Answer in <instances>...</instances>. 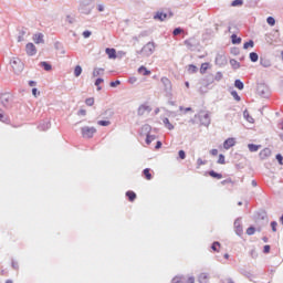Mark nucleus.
I'll use <instances>...</instances> for the list:
<instances>
[{"mask_svg":"<svg viewBox=\"0 0 283 283\" xmlns=\"http://www.w3.org/2000/svg\"><path fill=\"white\" fill-rule=\"evenodd\" d=\"M92 1L94 0H81L80 6L77 8L81 14H92V10H94V6H92Z\"/></svg>","mask_w":283,"mask_h":283,"instance_id":"obj_1","label":"nucleus"},{"mask_svg":"<svg viewBox=\"0 0 283 283\" xmlns=\"http://www.w3.org/2000/svg\"><path fill=\"white\" fill-rule=\"evenodd\" d=\"M195 118H198L200 125L203 127H209L211 125V116L208 112L200 111L198 114L195 115Z\"/></svg>","mask_w":283,"mask_h":283,"instance_id":"obj_2","label":"nucleus"},{"mask_svg":"<svg viewBox=\"0 0 283 283\" xmlns=\"http://www.w3.org/2000/svg\"><path fill=\"white\" fill-rule=\"evenodd\" d=\"M0 103L4 109H10L12 107V94L3 93L0 95Z\"/></svg>","mask_w":283,"mask_h":283,"instance_id":"obj_3","label":"nucleus"},{"mask_svg":"<svg viewBox=\"0 0 283 283\" xmlns=\"http://www.w3.org/2000/svg\"><path fill=\"white\" fill-rule=\"evenodd\" d=\"M156 51V44L154 42H148L146 45L143 46L138 54H143L144 56H151Z\"/></svg>","mask_w":283,"mask_h":283,"instance_id":"obj_4","label":"nucleus"},{"mask_svg":"<svg viewBox=\"0 0 283 283\" xmlns=\"http://www.w3.org/2000/svg\"><path fill=\"white\" fill-rule=\"evenodd\" d=\"M82 138H94L96 134V128L94 126H84L81 128Z\"/></svg>","mask_w":283,"mask_h":283,"instance_id":"obj_5","label":"nucleus"},{"mask_svg":"<svg viewBox=\"0 0 283 283\" xmlns=\"http://www.w3.org/2000/svg\"><path fill=\"white\" fill-rule=\"evenodd\" d=\"M10 63H11V67L15 72V74L23 72V62H21V60L13 59V60H11Z\"/></svg>","mask_w":283,"mask_h":283,"instance_id":"obj_6","label":"nucleus"},{"mask_svg":"<svg viewBox=\"0 0 283 283\" xmlns=\"http://www.w3.org/2000/svg\"><path fill=\"white\" fill-rule=\"evenodd\" d=\"M161 83H163V86H164V92H166V94L168 96H171V81L167 77H161Z\"/></svg>","mask_w":283,"mask_h":283,"instance_id":"obj_7","label":"nucleus"},{"mask_svg":"<svg viewBox=\"0 0 283 283\" xmlns=\"http://www.w3.org/2000/svg\"><path fill=\"white\" fill-rule=\"evenodd\" d=\"M234 231L239 237L244 233V230L242 229V218H237L234 220Z\"/></svg>","mask_w":283,"mask_h":283,"instance_id":"obj_8","label":"nucleus"},{"mask_svg":"<svg viewBox=\"0 0 283 283\" xmlns=\"http://www.w3.org/2000/svg\"><path fill=\"white\" fill-rule=\"evenodd\" d=\"M28 56H34L36 54V46L30 42L25 45Z\"/></svg>","mask_w":283,"mask_h":283,"instance_id":"obj_9","label":"nucleus"},{"mask_svg":"<svg viewBox=\"0 0 283 283\" xmlns=\"http://www.w3.org/2000/svg\"><path fill=\"white\" fill-rule=\"evenodd\" d=\"M184 43L188 48V50H193L198 46V41H196V38H190L188 40H185Z\"/></svg>","mask_w":283,"mask_h":283,"instance_id":"obj_10","label":"nucleus"},{"mask_svg":"<svg viewBox=\"0 0 283 283\" xmlns=\"http://www.w3.org/2000/svg\"><path fill=\"white\" fill-rule=\"evenodd\" d=\"M214 62H216V65H219V67H222L227 64V56H224L223 54H217Z\"/></svg>","mask_w":283,"mask_h":283,"instance_id":"obj_11","label":"nucleus"},{"mask_svg":"<svg viewBox=\"0 0 283 283\" xmlns=\"http://www.w3.org/2000/svg\"><path fill=\"white\" fill-rule=\"evenodd\" d=\"M146 112H151V108H149V106L145 105V104H142L138 109H137V114L138 116H145V113Z\"/></svg>","mask_w":283,"mask_h":283,"instance_id":"obj_12","label":"nucleus"},{"mask_svg":"<svg viewBox=\"0 0 283 283\" xmlns=\"http://www.w3.org/2000/svg\"><path fill=\"white\" fill-rule=\"evenodd\" d=\"M230 147H235V138L230 137L223 142V148L229 149Z\"/></svg>","mask_w":283,"mask_h":283,"instance_id":"obj_13","label":"nucleus"},{"mask_svg":"<svg viewBox=\"0 0 283 283\" xmlns=\"http://www.w3.org/2000/svg\"><path fill=\"white\" fill-rule=\"evenodd\" d=\"M50 127H52V124L50 122H42L39 124L38 129H40V132H48Z\"/></svg>","mask_w":283,"mask_h":283,"instance_id":"obj_14","label":"nucleus"},{"mask_svg":"<svg viewBox=\"0 0 283 283\" xmlns=\"http://www.w3.org/2000/svg\"><path fill=\"white\" fill-rule=\"evenodd\" d=\"M261 160H266V158L271 157V150L269 148H264L259 154Z\"/></svg>","mask_w":283,"mask_h":283,"instance_id":"obj_15","label":"nucleus"},{"mask_svg":"<svg viewBox=\"0 0 283 283\" xmlns=\"http://www.w3.org/2000/svg\"><path fill=\"white\" fill-rule=\"evenodd\" d=\"M43 33H35L33 35V41L34 43L39 44V43H45V40L43 39Z\"/></svg>","mask_w":283,"mask_h":283,"instance_id":"obj_16","label":"nucleus"},{"mask_svg":"<svg viewBox=\"0 0 283 283\" xmlns=\"http://www.w3.org/2000/svg\"><path fill=\"white\" fill-rule=\"evenodd\" d=\"M231 42L233 45H240L242 43V38L238 36L235 33L231 35Z\"/></svg>","mask_w":283,"mask_h":283,"instance_id":"obj_17","label":"nucleus"},{"mask_svg":"<svg viewBox=\"0 0 283 283\" xmlns=\"http://www.w3.org/2000/svg\"><path fill=\"white\" fill-rule=\"evenodd\" d=\"M105 52L108 55V59H116V49L106 48Z\"/></svg>","mask_w":283,"mask_h":283,"instance_id":"obj_18","label":"nucleus"},{"mask_svg":"<svg viewBox=\"0 0 283 283\" xmlns=\"http://www.w3.org/2000/svg\"><path fill=\"white\" fill-rule=\"evenodd\" d=\"M260 65H262V67H271V60L266 57H261Z\"/></svg>","mask_w":283,"mask_h":283,"instance_id":"obj_19","label":"nucleus"},{"mask_svg":"<svg viewBox=\"0 0 283 283\" xmlns=\"http://www.w3.org/2000/svg\"><path fill=\"white\" fill-rule=\"evenodd\" d=\"M138 74H142V76H149L151 74V71L147 70L145 66H140L138 69Z\"/></svg>","mask_w":283,"mask_h":283,"instance_id":"obj_20","label":"nucleus"},{"mask_svg":"<svg viewBox=\"0 0 283 283\" xmlns=\"http://www.w3.org/2000/svg\"><path fill=\"white\" fill-rule=\"evenodd\" d=\"M198 280L200 283H207L209 282V275L206 272L200 273Z\"/></svg>","mask_w":283,"mask_h":283,"instance_id":"obj_21","label":"nucleus"},{"mask_svg":"<svg viewBox=\"0 0 283 283\" xmlns=\"http://www.w3.org/2000/svg\"><path fill=\"white\" fill-rule=\"evenodd\" d=\"M163 123H164L166 129H169V132L174 130V124L169 123V118L165 117L163 119Z\"/></svg>","mask_w":283,"mask_h":283,"instance_id":"obj_22","label":"nucleus"},{"mask_svg":"<svg viewBox=\"0 0 283 283\" xmlns=\"http://www.w3.org/2000/svg\"><path fill=\"white\" fill-rule=\"evenodd\" d=\"M213 74H209L206 76V78L203 80V82H206V86L209 87V85L213 84Z\"/></svg>","mask_w":283,"mask_h":283,"instance_id":"obj_23","label":"nucleus"},{"mask_svg":"<svg viewBox=\"0 0 283 283\" xmlns=\"http://www.w3.org/2000/svg\"><path fill=\"white\" fill-rule=\"evenodd\" d=\"M154 19H157L158 21H165V19H167V13L157 12V13L154 15Z\"/></svg>","mask_w":283,"mask_h":283,"instance_id":"obj_24","label":"nucleus"},{"mask_svg":"<svg viewBox=\"0 0 283 283\" xmlns=\"http://www.w3.org/2000/svg\"><path fill=\"white\" fill-rule=\"evenodd\" d=\"M150 132H151V126L149 124H145L142 126V134H146L147 136L148 134H150Z\"/></svg>","mask_w":283,"mask_h":283,"instance_id":"obj_25","label":"nucleus"},{"mask_svg":"<svg viewBox=\"0 0 283 283\" xmlns=\"http://www.w3.org/2000/svg\"><path fill=\"white\" fill-rule=\"evenodd\" d=\"M126 197L128 198L129 202H134V200H136V192L128 190L126 192Z\"/></svg>","mask_w":283,"mask_h":283,"instance_id":"obj_26","label":"nucleus"},{"mask_svg":"<svg viewBox=\"0 0 283 283\" xmlns=\"http://www.w3.org/2000/svg\"><path fill=\"white\" fill-rule=\"evenodd\" d=\"M209 176H211V178H216L217 180H222V174L216 172L214 170H210Z\"/></svg>","mask_w":283,"mask_h":283,"instance_id":"obj_27","label":"nucleus"},{"mask_svg":"<svg viewBox=\"0 0 283 283\" xmlns=\"http://www.w3.org/2000/svg\"><path fill=\"white\" fill-rule=\"evenodd\" d=\"M259 59H260V55H258V53H255V52L250 53V61L252 63H258Z\"/></svg>","mask_w":283,"mask_h":283,"instance_id":"obj_28","label":"nucleus"},{"mask_svg":"<svg viewBox=\"0 0 283 283\" xmlns=\"http://www.w3.org/2000/svg\"><path fill=\"white\" fill-rule=\"evenodd\" d=\"M105 72V69H94L93 71V76L96 77V76H103Z\"/></svg>","mask_w":283,"mask_h":283,"instance_id":"obj_29","label":"nucleus"},{"mask_svg":"<svg viewBox=\"0 0 283 283\" xmlns=\"http://www.w3.org/2000/svg\"><path fill=\"white\" fill-rule=\"evenodd\" d=\"M154 140H156V135H146V145H151V143H154Z\"/></svg>","mask_w":283,"mask_h":283,"instance_id":"obj_30","label":"nucleus"},{"mask_svg":"<svg viewBox=\"0 0 283 283\" xmlns=\"http://www.w3.org/2000/svg\"><path fill=\"white\" fill-rule=\"evenodd\" d=\"M81 74H83V67H81V65H76L74 69V76L78 77Z\"/></svg>","mask_w":283,"mask_h":283,"instance_id":"obj_31","label":"nucleus"},{"mask_svg":"<svg viewBox=\"0 0 283 283\" xmlns=\"http://www.w3.org/2000/svg\"><path fill=\"white\" fill-rule=\"evenodd\" d=\"M40 65L45 70V72H50V70H52V64L48 62H41Z\"/></svg>","mask_w":283,"mask_h":283,"instance_id":"obj_32","label":"nucleus"},{"mask_svg":"<svg viewBox=\"0 0 283 283\" xmlns=\"http://www.w3.org/2000/svg\"><path fill=\"white\" fill-rule=\"evenodd\" d=\"M150 171L151 170L149 168H146V169L143 170V174H144L146 180H151V172Z\"/></svg>","mask_w":283,"mask_h":283,"instance_id":"obj_33","label":"nucleus"},{"mask_svg":"<svg viewBox=\"0 0 283 283\" xmlns=\"http://www.w3.org/2000/svg\"><path fill=\"white\" fill-rule=\"evenodd\" d=\"M234 87H237V90H244V83L241 82L240 80H235Z\"/></svg>","mask_w":283,"mask_h":283,"instance_id":"obj_34","label":"nucleus"},{"mask_svg":"<svg viewBox=\"0 0 283 283\" xmlns=\"http://www.w3.org/2000/svg\"><path fill=\"white\" fill-rule=\"evenodd\" d=\"M196 72H198V66L190 64L188 65V73L189 74H196Z\"/></svg>","mask_w":283,"mask_h":283,"instance_id":"obj_35","label":"nucleus"},{"mask_svg":"<svg viewBox=\"0 0 283 283\" xmlns=\"http://www.w3.org/2000/svg\"><path fill=\"white\" fill-rule=\"evenodd\" d=\"M253 45H255V42H253V40H249L243 44V50H249V48H253Z\"/></svg>","mask_w":283,"mask_h":283,"instance_id":"obj_36","label":"nucleus"},{"mask_svg":"<svg viewBox=\"0 0 283 283\" xmlns=\"http://www.w3.org/2000/svg\"><path fill=\"white\" fill-rule=\"evenodd\" d=\"M248 148H249V151L253 153V151H258V149H260V146L255 144H249Z\"/></svg>","mask_w":283,"mask_h":283,"instance_id":"obj_37","label":"nucleus"},{"mask_svg":"<svg viewBox=\"0 0 283 283\" xmlns=\"http://www.w3.org/2000/svg\"><path fill=\"white\" fill-rule=\"evenodd\" d=\"M207 70H209V63H202L200 67V73L206 74Z\"/></svg>","mask_w":283,"mask_h":283,"instance_id":"obj_38","label":"nucleus"},{"mask_svg":"<svg viewBox=\"0 0 283 283\" xmlns=\"http://www.w3.org/2000/svg\"><path fill=\"white\" fill-rule=\"evenodd\" d=\"M243 116L245 120H248V123H253V118L251 117V115H249V111H244Z\"/></svg>","mask_w":283,"mask_h":283,"instance_id":"obj_39","label":"nucleus"},{"mask_svg":"<svg viewBox=\"0 0 283 283\" xmlns=\"http://www.w3.org/2000/svg\"><path fill=\"white\" fill-rule=\"evenodd\" d=\"M244 3L243 0H234L231 2L232 8H238V6H242Z\"/></svg>","mask_w":283,"mask_h":283,"instance_id":"obj_40","label":"nucleus"},{"mask_svg":"<svg viewBox=\"0 0 283 283\" xmlns=\"http://www.w3.org/2000/svg\"><path fill=\"white\" fill-rule=\"evenodd\" d=\"M231 96H233L234 101H242V97H240V95L238 94V91H232L231 92Z\"/></svg>","mask_w":283,"mask_h":283,"instance_id":"obj_41","label":"nucleus"},{"mask_svg":"<svg viewBox=\"0 0 283 283\" xmlns=\"http://www.w3.org/2000/svg\"><path fill=\"white\" fill-rule=\"evenodd\" d=\"M202 165H207V160H202V158L197 159V169H200Z\"/></svg>","mask_w":283,"mask_h":283,"instance_id":"obj_42","label":"nucleus"},{"mask_svg":"<svg viewBox=\"0 0 283 283\" xmlns=\"http://www.w3.org/2000/svg\"><path fill=\"white\" fill-rule=\"evenodd\" d=\"M112 123L109 120H98L97 125H101V127H107L109 126Z\"/></svg>","mask_w":283,"mask_h":283,"instance_id":"obj_43","label":"nucleus"},{"mask_svg":"<svg viewBox=\"0 0 283 283\" xmlns=\"http://www.w3.org/2000/svg\"><path fill=\"white\" fill-rule=\"evenodd\" d=\"M185 277L184 276H175L172 279V283H184Z\"/></svg>","mask_w":283,"mask_h":283,"instance_id":"obj_44","label":"nucleus"},{"mask_svg":"<svg viewBox=\"0 0 283 283\" xmlns=\"http://www.w3.org/2000/svg\"><path fill=\"white\" fill-rule=\"evenodd\" d=\"M25 36V31L21 30L18 35V42L21 43L23 41V38Z\"/></svg>","mask_w":283,"mask_h":283,"instance_id":"obj_45","label":"nucleus"},{"mask_svg":"<svg viewBox=\"0 0 283 283\" xmlns=\"http://www.w3.org/2000/svg\"><path fill=\"white\" fill-rule=\"evenodd\" d=\"M85 104L88 106V107H92V105H94V97H88L85 99Z\"/></svg>","mask_w":283,"mask_h":283,"instance_id":"obj_46","label":"nucleus"},{"mask_svg":"<svg viewBox=\"0 0 283 283\" xmlns=\"http://www.w3.org/2000/svg\"><path fill=\"white\" fill-rule=\"evenodd\" d=\"M247 234L248 235H254L255 234V228L254 227H249L247 229Z\"/></svg>","mask_w":283,"mask_h":283,"instance_id":"obj_47","label":"nucleus"},{"mask_svg":"<svg viewBox=\"0 0 283 283\" xmlns=\"http://www.w3.org/2000/svg\"><path fill=\"white\" fill-rule=\"evenodd\" d=\"M182 32H184L182 28H176L172 31V34H174V36H178V34H182Z\"/></svg>","mask_w":283,"mask_h":283,"instance_id":"obj_48","label":"nucleus"},{"mask_svg":"<svg viewBox=\"0 0 283 283\" xmlns=\"http://www.w3.org/2000/svg\"><path fill=\"white\" fill-rule=\"evenodd\" d=\"M266 23H269L271 27L275 25V18H273V17H268Z\"/></svg>","mask_w":283,"mask_h":283,"instance_id":"obj_49","label":"nucleus"},{"mask_svg":"<svg viewBox=\"0 0 283 283\" xmlns=\"http://www.w3.org/2000/svg\"><path fill=\"white\" fill-rule=\"evenodd\" d=\"M214 81L220 82L221 78H223L222 72H217L216 75L213 76Z\"/></svg>","mask_w":283,"mask_h":283,"instance_id":"obj_50","label":"nucleus"},{"mask_svg":"<svg viewBox=\"0 0 283 283\" xmlns=\"http://www.w3.org/2000/svg\"><path fill=\"white\" fill-rule=\"evenodd\" d=\"M0 120H1V123H8V117H4V115H3V111L0 108Z\"/></svg>","mask_w":283,"mask_h":283,"instance_id":"obj_51","label":"nucleus"},{"mask_svg":"<svg viewBox=\"0 0 283 283\" xmlns=\"http://www.w3.org/2000/svg\"><path fill=\"white\" fill-rule=\"evenodd\" d=\"M178 156H179L180 160H185V158H187V153H185V150H179Z\"/></svg>","mask_w":283,"mask_h":283,"instance_id":"obj_52","label":"nucleus"},{"mask_svg":"<svg viewBox=\"0 0 283 283\" xmlns=\"http://www.w3.org/2000/svg\"><path fill=\"white\" fill-rule=\"evenodd\" d=\"M11 266L12 269H14V271H19V262H17L15 260L11 261Z\"/></svg>","mask_w":283,"mask_h":283,"instance_id":"obj_53","label":"nucleus"},{"mask_svg":"<svg viewBox=\"0 0 283 283\" xmlns=\"http://www.w3.org/2000/svg\"><path fill=\"white\" fill-rule=\"evenodd\" d=\"M218 247H220V242L214 241L211 245L212 251H218Z\"/></svg>","mask_w":283,"mask_h":283,"instance_id":"obj_54","label":"nucleus"},{"mask_svg":"<svg viewBox=\"0 0 283 283\" xmlns=\"http://www.w3.org/2000/svg\"><path fill=\"white\" fill-rule=\"evenodd\" d=\"M275 158H276L279 165H283V156H282V154H277V155L275 156Z\"/></svg>","mask_w":283,"mask_h":283,"instance_id":"obj_55","label":"nucleus"},{"mask_svg":"<svg viewBox=\"0 0 283 283\" xmlns=\"http://www.w3.org/2000/svg\"><path fill=\"white\" fill-rule=\"evenodd\" d=\"M82 35L84 36V39H90V36H92V31L86 30L82 33Z\"/></svg>","mask_w":283,"mask_h":283,"instance_id":"obj_56","label":"nucleus"},{"mask_svg":"<svg viewBox=\"0 0 283 283\" xmlns=\"http://www.w3.org/2000/svg\"><path fill=\"white\" fill-rule=\"evenodd\" d=\"M74 21H76L72 15H66V23H70L72 25V23H74Z\"/></svg>","mask_w":283,"mask_h":283,"instance_id":"obj_57","label":"nucleus"},{"mask_svg":"<svg viewBox=\"0 0 283 283\" xmlns=\"http://www.w3.org/2000/svg\"><path fill=\"white\" fill-rule=\"evenodd\" d=\"M224 163H226V161H224V155L220 154V155H219V159H218V164H219V165H224Z\"/></svg>","mask_w":283,"mask_h":283,"instance_id":"obj_58","label":"nucleus"},{"mask_svg":"<svg viewBox=\"0 0 283 283\" xmlns=\"http://www.w3.org/2000/svg\"><path fill=\"white\" fill-rule=\"evenodd\" d=\"M271 227H272V231L275 233V231H277V222L276 221H272L271 222Z\"/></svg>","mask_w":283,"mask_h":283,"instance_id":"obj_59","label":"nucleus"},{"mask_svg":"<svg viewBox=\"0 0 283 283\" xmlns=\"http://www.w3.org/2000/svg\"><path fill=\"white\" fill-rule=\"evenodd\" d=\"M109 85H111L112 87H118V85H120V80H117V81H115V82H111Z\"/></svg>","mask_w":283,"mask_h":283,"instance_id":"obj_60","label":"nucleus"},{"mask_svg":"<svg viewBox=\"0 0 283 283\" xmlns=\"http://www.w3.org/2000/svg\"><path fill=\"white\" fill-rule=\"evenodd\" d=\"M251 258L255 259L258 258V252L255 251V249H252L250 252Z\"/></svg>","mask_w":283,"mask_h":283,"instance_id":"obj_61","label":"nucleus"},{"mask_svg":"<svg viewBox=\"0 0 283 283\" xmlns=\"http://www.w3.org/2000/svg\"><path fill=\"white\" fill-rule=\"evenodd\" d=\"M263 253H271V245H264Z\"/></svg>","mask_w":283,"mask_h":283,"instance_id":"obj_62","label":"nucleus"},{"mask_svg":"<svg viewBox=\"0 0 283 283\" xmlns=\"http://www.w3.org/2000/svg\"><path fill=\"white\" fill-rule=\"evenodd\" d=\"M104 81L105 80H103L102 77L96 78V81H95L96 87H98V85H101V83H103Z\"/></svg>","mask_w":283,"mask_h":283,"instance_id":"obj_63","label":"nucleus"},{"mask_svg":"<svg viewBox=\"0 0 283 283\" xmlns=\"http://www.w3.org/2000/svg\"><path fill=\"white\" fill-rule=\"evenodd\" d=\"M196 279L193 276L188 277L187 283H195Z\"/></svg>","mask_w":283,"mask_h":283,"instance_id":"obj_64","label":"nucleus"}]
</instances>
